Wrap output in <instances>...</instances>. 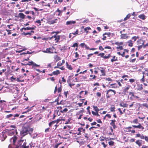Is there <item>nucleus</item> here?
I'll return each mask as SVG.
<instances>
[{
	"mask_svg": "<svg viewBox=\"0 0 148 148\" xmlns=\"http://www.w3.org/2000/svg\"><path fill=\"white\" fill-rule=\"evenodd\" d=\"M30 147L32 148L31 145L29 144L27 145V143L25 141L22 140L19 141L16 145L14 148H29Z\"/></svg>",
	"mask_w": 148,
	"mask_h": 148,
	"instance_id": "obj_1",
	"label": "nucleus"
},
{
	"mask_svg": "<svg viewBox=\"0 0 148 148\" xmlns=\"http://www.w3.org/2000/svg\"><path fill=\"white\" fill-rule=\"evenodd\" d=\"M33 131V129L28 127H24L23 128L22 130L21 131V136L22 137L25 136L29 133L31 134Z\"/></svg>",
	"mask_w": 148,
	"mask_h": 148,
	"instance_id": "obj_2",
	"label": "nucleus"
},
{
	"mask_svg": "<svg viewBox=\"0 0 148 148\" xmlns=\"http://www.w3.org/2000/svg\"><path fill=\"white\" fill-rule=\"evenodd\" d=\"M56 50L54 47L52 46L51 47L47 48L45 50L43 51H42L45 53H57V52L56 51L53 52L54 50Z\"/></svg>",
	"mask_w": 148,
	"mask_h": 148,
	"instance_id": "obj_3",
	"label": "nucleus"
},
{
	"mask_svg": "<svg viewBox=\"0 0 148 148\" xmlns=\"http://www.w3.org/2000/svg\"><path fill=\"white\" fill-rule=\"evenodd\" d=\"M61 36L57 34H54L53 36L49 37V40H54L55 43H58L60 40Z\"/></svg>",
	"mask_w": 148,
	"mask_h": 148,
	"instance_id": "obj_4",
	"label": "nucleus"
},
{
	"mask_svg": "<svg viewBox=\"0 0 148 148\" xmlns=\"http://www.w3.org/2000/svg\"><path fill=\"white\" fill-rule=\"evenodd\" d=\"M116 93L115 90L110 89L108 90L106 92V97L107 98H110L111 97L114 95Z\"/></svg>",
	"mask_w": 148,
	"mask_h": 148,
	"instance_id": "obj_5",
	"label": "nucleus"
},
{
	"mask_svg": "<svg viewBox=\"0 0 148 148\" xmlns=\"http://www.w3.org/2000/svg\"><path fill=\"white\" fill-rule=\"evenodd\" d=\"M7 132L8 135L12 136L17 134V130L16 129H12L10 131H6Z\"/></svg>",
	"mask_w": 148,
	"mask_h": 148,
	"instance_id": "obj_6",
	"label": "nucleus"
},
{
	"mask_svg": "<svg viewBox=\"0 0 148 148\" xmlns=\"http://www.w3.org/2000/svg\"><path fill=\"white\" fill-rule=\"evenodd\" d=\"M95 69H97L98 70L100 71L102 73V75H101V76H105L106 75V72H105V68H104L103 67H100L95 68Z\"/></svg>",
	"mask_w": 148,
	"mask_h": 148,
	"instance_id": "obj_7",
	"label": "nucleus"
},
{
	"mask_svg": "<svg viewBox=\"0 0 148 148\" xmlns=\"http://www.w3.org/2000/svg\"><path fill=\"white\" fill-rule=\"evenodd\" d=\"M7 135H8V134L7 131L3 132L2 136L1 137V140L3 141L4 140L7 138Z\"/></svg>",
	"mask_w": 148,
	"mask_h": 148,
	"instance_id": "obj_8",
	"label": "nucleus"
},
{
	"mask_svg": "<svg viewBox=\"0 0 148 148\" xmlns=\"http://www.w3.org/2000/svg\"><path fill=\"white\" fill-rule=\"evenodd\" d=\"M104 53H99L98 55V56H100L101 57L104 59H108L111 57V55L110 54H108L107 56L105 55V56H104Z\"/></svg>",
	"mask_w": 148,
	"mask_h": 148,
	"instance_id": "obj_9",
	"label": "nucleus"
},
{
	"mask_svg": "<svg viewBox=\"0 0 148 148\" xmlns=\"http://www.w3.org/2000/svg\"><path fill=\"white\" fill-rule=\"evenodd\" d=\"M132 127L134 128H138L140 129L141 130H143L144 129V127L141 125V124L139 123L138 125H133Z\"/></svg>",
	"mask_w": 148,
	"mask_h": 148,
	"instance_id": "obj_10",
	"label": "nucleus"
},
{
	"mask_svg": "<svg viewBox=\"0 0 148 148\" xmlns=\"http://www.w3.org/2000/svg\"><path fill=\"white\" fill-rule=\"evenodd\" d=\"M27 65H29V66H36V67H39L40 66V65H38L34 63L33 61H29L28 63H27Z\"/></svg>",
	"mask_w": 148,
	"mask_h": 148,
	"instance_id": "obj_11",
	"label": "nucleus"
},
{
	"mask_svg": "<svg viewBox=\"0 0 148 148\" xmlns=\"http://www.w3.org/2000/svg\"><path fill=\"white\" fill-rule=\"evenodd\" d=\"M105 35H107L108 37H110L111 35V33L110 32L105 33L103 34V37L102 38V39L105 40H106V37L105 36Z\"/></svg>",
	"mask_w": 148,
	"mask_h": 148,
	"instance_id": "obj_12",
	"label": "nucleus"
},
{
	"mask_svg": "<svg viewBox=\"0 0 148 148\" xmlns=\"http://www.w3.org/2000/svg\"><path fill=\"white\" fill-rule=\"evenodd\" d=\"M34 33V31L31 30L30 31V32H23L22 33V34L23 35H24L25 36H26L27 35H28L29 36H31Z\"/></svg>",
	"mask_w": 148,
	"mask_h": 148,
	"instance_id": "obj_13",
	"label": "nucleus"
},
{
	"mask_svg": "<svg viewBox=\"0 0 148 148\" xmlns=\"http://www.w3.org/2000/svg\"><path fill=\"white\" fill-rule=\"evenodd\" d=\"M116 121L115 120H112L111 121V122L110 123V125L113 127L114 129H115L116 128V126L115 124V122Z\"/></svg>",
	"mask_w": 148,
	"mask_h": 148,
	"instance_id": "obj_14",
	"label": "nucleus"
},
{
	"mask_svg": "<svg viewBox=\"0 0 148 148\" xmlns=\"http://www.w3.org/2000/svg\"><path fill=\"white\" fill-rule=\"evenodd\" d=\"M120 37L121 39H127L128 38V36L126 34H121L120 35Z\"/></svg>",
	"mask_w": 148,
	"mask_h": 148,
	"instance_id": "obj_15",
	"label": "nucleus"
},
{
	"mask_svg": "<svg viewBox=\"0 0 148 148\" xmlns=\"http://www.w3.org/2000/svg\"><path fill=\"white\" fill-rule=\"evenodd\" d=\"M129 95L130 96H131L130 97V99L132 100H133L135 96L134 92H129Z\"/></svg>",
	"mask_w": 148,
	"mask_h": 148,
	"instance_id": "obj_16",
	"label": "nucleus"
},
{
	"mask_svg": "<svg viewBox=\"0 0 148 148\" xmlns=\"http://www.w3.org/2000/svg\"><path fill=\"white\" fill-rule=\"evenodd\" d=\"M135 137H139L141 139H144V135L143 134H141L140 133H138L136 134Z\"/></svg>",
	"mask_w": 148,
	"mask_h": 148,
	"instance_id": "obj_17",
	"label": "nucleus"
},
{
	"mask_svg": "<svg viewBox=\"0 0 148 148\" xmlns=\"http://www.w3.org/2000/svg\"><path fill=\"white\" fill-rule=\"evenodd\" d=\"M17 137L16 136H13V137L11 138V140H13V142L14 145H15V143L16 142V141L17 140Z\"/></svg>",
	"mask_w": 148,
	"mask_h": 148,
	"instance_id": "obj_18",
	"label": "nucleus"
},
{
	"mask_svg": "<svg viewBox=\"0 0 148 148\" xmlns=\"http://www.w3.org/2000/svg\"><path fill=\"white\" fill-rule=\"evenodd\" d=\"M111 57H112V58L111 59V62H113L118 60L117 58L115 56H111Z\"/></svg>",
	"mask_w": 148,
	"mask_h": 148,
	"instance_id": "obj_19",
	"label": "nucleus"
},
{
	"mask_svg": "<svg viewBox=\"0 0 148 148\" xmlns=\"http://www.w3.org/2000/svg\"><path fill=\"white\" fill-rule=\"evenodd\" d=\"M120 106L123 108H127L128 107V104L126 103H124V102H122L119 104Z\"/></svg>",
	"mask_w": 148,
	"mask_h": 148,
	"instance_id": "obj_20",
	"label": "nucleus"
},
{
	"mask_svg": "<svg viewBox=\"0 0 148 148\" xmlns=\"http://www.w3.org/2000/svg\"><path fill=\"white\" fill-rule=\"evenodd\" d=\"M138 17L143 20H145L146 18V16L144 14H142L139 15L138 16Z\"/></svg>",
	"mask_w": 148,
	"mask_h": 148,
	"instance_id": "obj_21",
	"label": "nucleus"
},
{
	"mask_svg": "<svg viewBox=\"0 0 148 148\" xmlns=\"http://www.w3.org/2000/svg\"><path fill=\"white\" fill-rule=\"evenodd\" d=\"M142 140H138L136 141V143L138 145L139 147L141 146L142 145Z\"/></svg>",
	"mask_w": 148,
	"mask_h": 148,
	"instance_id": "obj_22",
	"label": "nucleus"
},
{
	"mask_svg": "<svg viewBox=\"0 0 148 148\" xmlns=\"http://www.w3.org/2000/svg\"><path fill=\"white\" fill-rule=\"evenodd\" d=\"M54 58L56 62H57L61 60L60 57L57 55H54Z\"/></svg>",
	"mask_w": 148,
	"mask_h": 148,
	"instance_id": "obj_23",
	"label": "nucleus"
},
{
	"mask_svg": "<svg viewBox=\"0 0 148 148\" xmlns=\"http://www.w3.org/2000/svg\"><path fill=\"white\" fill-rule=\"evenodd\" d=\"M128 45L130 47H132L133 46V41L131 40H128L127 42Z\"/></svg>",
	"mask_w": 148,
	"mask_h": 148,
	"instance_id": "obj_24",
	"label": "nucleus"
},
{
	"mask_svg": "<svg viewBox=\"0 0 148 148\" xmlns=\"http://www.w3.org/2000/svg\"><path fill=\"white\" fill-rule=\"evenodd\" d=\"M76 23V21H67L66 22V24L67 25H70L72 24H75Z\"/></svg>",
	"mask_w": 148,
	"mask_h": 148,
	"instance_id": "obj_25",
	"label": "nucleus"
},
{
	"mask_svg": "<svg viewBox=\"0 0 148 148\" xmlns=\"http://www.w3.org/2000/svg\"><path fill=\"white\" fill-rule=\"evenodd\" d=\"M71 126L70 125H66L63 127V129L65 130L67 129V130L69 131L71 129Z\"/></svg>",
	"mask_w": 148,
	"mask_h": 148,
	"instance_id": "obj_26",
	"label": "nucleus"
},
{
	"mask_svg": "<svg viewBox=\"0 0 148 148\" xmlns=\"http://www.w3.org/2000/svg\"><path fill=\"white\" fill-rule=\"evenodd\" d=\"M57 21L58 19H55L49 21V22L50 24H53L54 23H56L57 22Z\"/></svg>",
	"mask_w": 148,
	"mask_h": 148,
	"instance_id": "obj_27",
	"label": "nucleus"
},
{
	"mask_svg": "<svg viewBox=\"0 0 148 148\" xmlns=\"http://www.w3.org/2000/svg\"><path fill=\"white\" fill-rule=\"evenodd\" d=\"M53 75H58L60 74V71L59 70H57L53 72Z\"/></svg>",
	"mask_w": 148,
	"mask_h": 148,
	"instance_id": "obj_28",
	"label": "nucleus"
},
{
	"mask_svg": "<svg viewBox=\"0 0 148 148\" xmlns=\"http://www.w3.org/2000/svg\"><path fill=\"white\" fill-rule=\"evenodd\" d=\"M124 51L123 53L121 54V56L122 57H124L125 56V52L127 53H128L129 51V50L128 49H124Z\"/></svg>",
	"mask_w": 148,
	"mask_h": 148,
	"instance_id": "obj_29",
	"label": "nucleus"
},
{
	"mask_svg": "<svg viewBox=\"0 0 148 148\" xmlns=\"http://www.w3.org/2000/svg\"><path fill=\"white\" fill-rule=\"evenodd\" d=\"M18 16L20 18L22 19L24 18L25 17V15L22 13H19Z\"/></svg>",
	"mask_w": 148,
	"mask_h": 148,
	"instance_id": "obj_30",
	"label": "nucleus"
},
{
	"mask_svg": "<svg viewBox=\"0 0 148 148\" xmlns=\"http://www.w3.org/2000/svg\"><path fill=\"white\" fill-rule=\"evenodd\" d=\"M143 89V85L142 84H139L138 85V88L137 90L139 91H141Z\"/></svg>",
	"mask_w": 148,
	"mask_h": 148,
	"instance_id": "obj_31",
	"label": "nucleus"
},
{
	"mask_svg": "<svg viewBox=\"0 0 148 148\" xmlns=\"http://www.w3.org/2000/svg\"><path fill=\"white\" fill-rule=\"evenodd\" d=\"M91 29V28L90 27H87L84 29V32H86V33L87 34L88 33V30Z\"/></svg>",
	"mask_w": 148,
	"mask_h": 148,
	"instance_id": "obj_32",
	"label": "nucleus"
},
{
	"mask_svg": "<svg viewBox=\"0 0 148 148\" xmlns=\"http://www.w3.org/2000/svg\"><path fill=\"white\" fill-rule=\"evenodd\" d=\"M140 38V37L139 36H133L132 37V40H134V42H135V41H136V40H137V39H139Z\"/></svg>",
	"mask_w": 148,
	"mask_h": 148,
	"instance_id": "obj_33",
	"label": "nucleus"
},
{
	"mask_svg": "<svg viewBox=\"0 0 148 148\" xmlns=\"http://www.w3.org/2000/svg\"><path fill=\"white\" fill-rule=\"evenodd\" d=\"M134 106L136 108H139L140 106V104L139 103H135L134 104Z\"/></svg>",
	"mask_w": 148,
	"mask_h": 148,
	"instance_id": "obj_34",
	"label": "nucleus"
},
{
	"mask_svg": "<svg viewBox=\"0 0 148 148\" xmlns=\"http://www.w3.org/2000/svg\"><path fill=\"white\" fill-rule=\"evenodd\" d=\"M131 87V86L130 85H128L124 89V91L125 92H127L128 90Z\"/></svg>",
	"mask_w": 148,
	"mask_h": 148,
	"instance_id": "obj_35",
	"label": "nucleus"
},
{
	"mask_svg": "<svg viewBox=\"0 0 148 148\" xmlns=\"http://www.w3.org/2000/svg\"><path fill=\"white\" fill-rule=\"evenodd\" d=\"M98 112H94V111H92V114L93 115H95V116H99L100 115H99V114L98 113Z\"/></svg>",
	"mask_w": 148,
	"mask_h": 148,
	"instance_id": "obj_36",
	"label": "nucleus"
},
{
	"mask_svg": "<svg viewBox=\"0 0 148 148\" xmlns=\"http://www.w3.org/2000/svg\"><path fill=\"white\" fill-rule=\"evenodd\" d=\"M144 41H143V42H142L141 45H139L138 47V50H139L143 47V45L144 44Z\"/></svg>",
	"mask_w": 148,
	"mask_h": 148,
	"instance_id": "obj_37",
	"label": "nucleus"
},
{
	"mask_svg": "<svg viewBox=\"0 0 148 148\" xmlns=\"http://www.w3.org/2000/svg\"><path fill=\"white\" fill-rule=\"evenodd\" d=\"M59 99H58V98H57L56 99L55 101L57 102V105H60V104H62V100L60 101V102H58Z\"/></svg>",
	"mask_w": 148,
	"mask_h": 148,
	"instance_id": "obj_38",
	"label": "nucleus"
},
{
	"mask_svg": "<svg viewBox=\"0 0 148 148\" xmlns=\"http://www.w3.org/2000/svg\"><path fill=\"white\" fill-rule=\"evenodd\" d=\"M143 41H144V42H145V40H142L141 39L138 40L137 41L138 44V45H140V44L142 45V42H143Z\"/></svg>",
	"mask_w": 148,
	"mask_h": 148,
	"instance_id": "obj_39",
	"label": "nucleus"
},
{
	"mask_svg": "<svg viewBox=\"0 0 148 148\" xmlns=\"http://www.w3.org/2000/svg\"><path fill=\"white\" fill-rule=\"evenodd\" d=\"M130 16H131L130 14H128L126 16V17L124 18V20L125 21H126L127 19L130 18Z\"/></svg>",
	"mask_w": 148,
	"mask_h": 148,
	"instance_id": "obj_40",
	"label": "nucleus"
},
{
	"mask_svg": "<svg viewBox=\"0 0 148 148\" xmlns=\"http://www.w3.org/2000/svg\"><path fill=\"white\" fill-rule=\"evenodd\" d=\"M115 44L118 46H120V45H122L123 44V42H116L115 43Z\"/></svg>",
	"mask_w": 148,
	"mask_h": 148,
	"instance_id": "obj_41",
	"label": "nucleus"
},
{
	"mask_svg": "<svg viewBox=\"0 0 148 148\" xmlns=\"http://www.w3.org/2000/svg\"><path fill=\"white\" fill-rule=\"evenodd\" d=\"M55 123V122L54 121H53L49 123V127H51L52 125Z\"/></svg>",
	"mask_w": 148,
	"mask_h": 148,
	"instance_id": "obj_42",
	"label": "nucleus"
},
{
	"mask_svg": "<svg viewBox=\"0 0 148 148\" xmlns=\"http://www.w3.org/2000/svg\"><path fill=\"white\" fill-rule=\"evenodd\" d=\"M62 120V119H57L56 120L54 121L55 123H56V124H58V123L61 121Z\"/></svg>",
	"mask_w": 148,
	"mask_h": 148,
	"instance_id": "obj_43",
	"label": "nucleus"
},
{
	"mask_svg": "<svg viewBox=\"0 0 148 148\" xmlns=\"http://www.w3.org/2000/svg\"><path fill=\"white\" fill-rule=\"evenodd\" d=\"M115 108V107L114 106H112V107L110 108V111L111 112H114Z\"/></svg>",
	"mask_w": 148,
	"mask_h": 148,
	"instance_id": "obj_44",
	"label": "nucleus"
},
{
	"mask_svg": "<svg viewBox=\"0 0 148 148\" xmlns=\"http://www.w3.org/2000/svg\"><path fill=\"white\" fill-rule=\"evenodd\" d=\"M93 107L96 112H98V111H99V110L98 109L97 107V106H93Z\"/></svg>",
	"mask_w": 148,
	"mask_h": 148,
	"instance_id": "obj_45",
	"label": "nucleus"
},
{
	"mask_svg": "<svg viewBox=\"0 0 148 148\" xmlns=\"http://www.w3.org/2000/svg\"><path fill=\"white\" fill-rule=\"evenodd\" d=\"M57 11L59 12L58 14V16H60L61 15V14L63 12L62 10H60L59 9H58L57 10Z\"/></svg>",
	"mask_w": 148,
	"mask_h": 148,
	"instance_id": "obj_46",
	"label": "nucleus"
},
{
	"mask_svg": "<svg viewBox=\"0 0 148 148\" xmlns=\"http://www.w3.org/2000/svg\"><path fill=\"white\" fill-rule=\"evenodd\" d=\"M138 119H136L134 120L132 122H131L132 123H138Z\"/></svg>",
	"mask_w": 148,
	"mask_h": 148,
	"instance_id": "obj_47",
	"label": "nucleus"
},
{
	"mask_svg": "<svg viewBox=\"0 0 148 148\" xmlns=\"http://www.w3.org/2000/svg\"><path fill=\"white\" fill-rule=\"evenodd\" d=\"M68 110V109L67 108H65L63 110H60V112L62 113H63L64 112H67Z\"/></svg>",
	"mask_w": 148,
	"mask_h": 148,
	"instance_id": "obj_48",
	"label": "nucleus"
},
{
	"mask_svg": "<svg viewBox=\"0 0 148 148\" xmlns=\"http://www.w3.org/2000/svg\"><path fill=\"white\" fill-rule=\"evenodd\" d=\"M24 29L25 30H30V27H23L22 29H21V30Z\"/></svg>",
	"mask_w": 148,
	"mask_h": 148,
	"instance_id": "obj_49",
	"label": "nucleus"
},
{
	"mask_svg": "<svg viewBox=\"0 0 148 148\" xmlns=\"http://www.w3.org/2000/svg\"><path fill=\"white\" fill-rule=\"evenodd\" d=\"M61 87H62V86L61 85L60 86V87L58 88H57L58 92V93L61 92L62 90V88Z\"/></svg>",
	"mask_w": 148,
	"mask_h": 148,
	"instance_id": "obj_50",
	"label": "nucleus"
},
{
	"mask_svg": "<svg viewBox=\"0 0 148 148\" xmlns=\"http://www.w3.org/2000/svg\"><path fill=\"white\" fill-rule=\"evenodd\" d=\"M90 77H92L91 79H95L96 77V76L95 75H90Z\"/></svg>",
	"mask_w": 148,
	"mask_h": 148,
	"instance_id": "obj_51",
	"label": "nucleus"
},
{
	"mask_svg": "<svg viewBox=\"0 0 148 148\" xmlns=\"http://www.w3.org/2000/svg\"><path fill=\"white\" fill-rule=\"evenodd\" d=\"M68 94V91H64V94L65 96V98H66L67 97V95Z\"/></svg>",
	"mask_w": 148,
	"mask_h": 148,
	"instance_id": "obj_52",
	"label": "nucleus"
},
{
	"mask_svg": "<svg viewBox=\"0 0 148 148\" xmlns=\"http://www.w3.org/2000/svg\"><path fill=\"white\" fill-rule=\"evenodd\" d=\"M147 47H148V43H147L145 45L144 44L143 45V48L144 49L147 48Z\"/></svg>",
	"mask_w": 148,
	"mask_h": 148,
	"instance_id": "obj_53",
	"label": "nucleus"
},
{
	"mask_svg": "<svg viewBox=\"0 0 148 148\" xmlns=\"http://www.w3.org/2000/svg\"><path fill=\"white\" fill-rule=\"evenodd\" d=\"M72 47H78V45L77 43H75L72 46Z\"/></svg>",
	"mask_w": 148,
	"mask_h": 148,
	"instance_id": "obj_54",
	"label": "nucleus"
},
{
	"mask_svg": "<svg viewBox=\"0 0 148 148\" xmlns=\"http://www.w3.org/2000/svg\"><path fill=\"white\" fill-rule=\"evenodd\" d=\"M71 120V118L69 119H68L66 121L65 123V124H67L69 123H70V121Z\"/></svg>",
	"mask_w": 148,
	"mask_h": 148,
	"instance_id": "obj_55",
	"label": "nucleus"
},
{
	"mask_svg": "<svg viewBox=\"0 0 148 148\" xmlns=\"http://www.w3.org/2000/svg\"><path fill=\"white\" fill-rule=\"evenodd\" d=\"M34 106H33L32 107H31L30 108H29L28 107H27V108H26L25 109H27V112H28L31 110L32 108Z\"/></svg>",
	"mask_w": 148,
	"mask_h": 148,
	"instance_id": "obj_56",
	"label": "nucleus"
},
{
	"mask_svg": "<svg viewBox=\"0 0 148 148\" xmlns=\"http://www.w3.org/2000/svg\"><path fill=\"white\" fill-rule=\"evenodd\" d=\"M135 80L133 79H129V82L132 83L135 82Z\"/></svg>",
	"mask_w": 148,
	"mask_h": 148,
	"instance_id": "obj_57",
	"label": "nucleus"
},
{
	"mask_svg": "<svg viewBox=\"0 0 148 148\" xmlns=\"http://www.w3.org/2000/svg\"><path fill=\"white\" fill-rule=\"evenodd\" d=\"M38 73H37L35 76H34V75H32V77L33 79L34 78L35 76H37V78L38 79H39L40 78V76H38Z\"/></svg>",
	"mask_w": 148,
	"mask_h": 148,
	"instance_id": "obj_58",
	"label": "nucleus"
},
{
	"mask_svg": "<svg viewBox=\"0 0 148 148\" xmlns=\"http://www.w3.org/2000/svg\"><path fill=\"white\" fill-rule=\"evenodd\" d=\"M93 55V53H90L88 54V57L87 58V59L88 60H89L90 59V58Z\"/></svg>",
	"mask_w": 148,
	"mask_h": 148,
	"instance_id": "obj_59",
	"label": "nucleus"
},
{
	"mask_svg": "<svg viewBox=\"0 0 148 148\" xmlns=\"http://www.w3.org/2000/svg\"><path fill=\"white\" fill-rule=\"evenodd\" d=\"M143 106L144 107H145L146 108H147L148 110V104H147V103H143L142 104Z\"/></svg>",
	"mask_w": 148,
	"mask_h": 148,
	"instance_id": "obj_60",
	"label": "nucleus"
},
{
	"mask_svg": "<svg viewBox=\"0 0 148 148\" xmlns=\"http://www.w3.org/2000/svg\"><path fill=\"white\" fill-rule=\"evenodd\" d=\"M67 66V68L69 70H71L73 69V68L71 65L69 64Z\"/></svg>",
	"mask_w": 148,
	"mask_h": 148,
	"instance_id": "obj_61",
	"label": "nucleus"
},
{
	"mask_svg": "<svg viewBox=\"0 0 148 148\" xmlns=\"http://www.w3.org/2000/svg\"><path fill=\"white\" fill-rule=\"evenodd\" d=\"M78 29H77L76 30V31L75 32L72 33H72V34L73 35H75L78 34Z\"/></svg>",
	"mask_w": 148,
	"mask_h": 148,
	"instance_id": "obj_62",
	"label": "nucleus"
},
{
	"mask_svg": "<svg viewBox=\"0 0 148 148\" xmlns=\"http://www.w3.org/2000/svg\"><path fill=\"white\" fill-rule=\"evenodd\" d=\"M13 116V115L12 114H10L9 115H8L6 116V118L7 119H8L10 117H11Z\"/></svg>",
	"mask_w": 148,
	"mask_h": 148,
	"instance_id": "obj_63",
	"label": "nucleus"
},
{
	"mask_svg": "<svg viewBox=\"0 0 148 148\" xmlns=\"http://www.w3.org/2000/svg\"><path fill=\"white\" fill-rule=\"evenodd\" d=\"M108 144L109 145H113L114 144V142L112 141H110L108 142Z\"/></svg>",
	"mask_w": 148,
	"mask_h": 148,
	"instance_id": "obj_64",
	"label": "nucleus"
}]
</instances>
